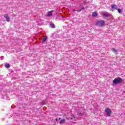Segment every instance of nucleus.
<instances>
[{
	"label": "nucleus",
	"instance_id": "f257e3e1",
	"mask_svg": "<svg viewBox=\"0 0 125 125\" xmlns=\"http://www.w3.org/2000/svg\"><path fill=\"white\" fill-rule=\"evenodd\" d=\"M113 84H120V83H123V79L121 78L120 77H118L113 81Z\"/></svg>",
	"mask_w": 125,
	"mask_h": 125
},
{
	"label": "nucleus",
	"instance_id": "f03ea898",
	"mask_svg": "<svg viewBox=\"0 0 125 125\" xmlns=\"http://www.w3.org/2000/svg\"><path fill=\"white\" fill-rule=\"evenodd\" d=\"M105 24L104 21H97L96 25L98 27H103V26H105Z\"/></svg>",
	"mask_w": 125,
	"mask_h": 125
},
{
	"label": "nucleus",
	"instance_id": "7ed1b4c3",
	"mask_svg": "<svg viewBox=\"0 0 125 125\" xmlns=\"http://www.w3.org/2000/svg\"><path fill=\"white\" fill-rule=\"evenodd\" d=\"M104 111L108 117H110V116H111V114L112 113V110H111V109L107 108L105 109Z\"/></svg>",
	"mask_w": 125,
	"mask_h": 125
},
{
	"label": "nucleus",
	"instance_id": "20e7f679",
	"mask_svg": "<svg viewBox=\"0 0 125 125\" xmlns=\"http://www.w3.org/2000/svg\"><path fill=\"white\" fill-rule=\"evenodd\" d=\"M102 14L103 16H104V17H110L111 16V14L108 12H102Z\"/></svg>",
	"mask_w": 125,
	"mask_h": 125
},
{
	"label": "nucleus",
	"instance_id": "39448f33",
	"mask_svg": "<svg viewBox=\"0 0 125 125\" xmlns=\"http://www.w3.org/2000/svg\"><path fill=\"white\" fill-rule=\"evenodd\" d=\"M53 12H54V11L53 10H51L50 11H49L47 14H46V16L47 17H50V16H52V14L53 13Z\"/></svg>",
	"mask_w": 125,
	"mask_h": 125
},
{
	"label": "nucleus",
	"instance_id": "423d86ee",
	"mask_svg": "<svg viewBox=\"0 0 125 125\" xmlns=\"http://www.w3.org/2000/svg\"><path fill=\"white\" fill-rule=\"evenodd\" d=\"M4 18H5L7 22H10V17H8V15H5V16H4Z\"/></svg>",
	"mask_w": 125,
	"mask_h": 125
},
{
	"label": "nucleus",
	"instance_id": "0eeeda50",
	"mask_svg": "<svg viewBox=\"0 0 125 125\" xmlns=\"http://www.w3.org/2000/svg\"><path fill=\"white\" fill-rule=\"evenodd\" d=\"M112 52H114V53H118V49H117L115 48H112Z\"/></svg>",
	"mask_w": 125,
	"mask_h": 125
},
{
	"label": "nucleus",
	"instance_id": "6e6552de",
	"mask_svg": "<svg viewBox=\"0 0 125 125\" xmlns=\"http://www.w3.org/2000/svg\"><path fill=\"white\" fill-rule=\"evenodd\" d=\"M66 122V120L65 119H62V120H61L60 122V124L61 125H63V124H65Z\"/></svg>",
	"mask_w": 125,
	"mask_h": 125
},
{
	"label": "nucleus",
	"instance_id": "1a4fd4ad",
	"mask_svg": "<svg viewBox=\"0 0 125 125\" xmlns=\"http://www.w3.org/2000/svg\"><path fill=\"white\" fill-rule=\"evenodd\" d=\"M111 7L112 9H115L116 10H117V9H118L117 8V5H115V4L112 5L111 6Z\"/></svg>",
	"mask_w": 125,
	"mask_h": 125
},
{
	"label": "nucleus",
	"instance_id": "9d476101",
	"mask_svg": "<svg viewBox=\"0 0 125 125\" xmlns=\"http://www.w3.org/2000/svg\"><path fill=\"white\" fill-rule=\"evenodd\" d=\"M98 15V14H97V13L96 12H93L92 14V16H93V17H96V16H97Z\"/></svg>",
	"mask_w": 125,
	"mask_h": 125
},
{
	"label": "nucleus",
	"instance_id": "9b49d317",
	"mask_svg": "<svg viewBox=\"0 0 125 125\" xmlns=\"http://www.w3.org/2000/svg\"><path fill=\"white\" fill-rule=\"evenodd\" d=\"M49 26L51 28H52V29L55 28V25H54V23H50Z\"/></svg>",
	"mask_w": 125,
	"mask_h": 125
},
{
	"label": "nucleus",
	"instance_id": "f8f14e48",
	"mask_svg": "<svg viewBox=\"0 0 125 125\" xmlns=\"http://www.w3.org/2000/svg\"><path fill=\"white\" fill-rule=\"evenodd\" d=\"M47 40V36H45L43 39V40L42 41V42H46V40Z\"/></svg>",
	"mask_w": 125,
	"mask_h": 125
},
{
	"label": "nucleus",
	"instance_id": "ddd939ff",
	"mask_svg": "<svg viewBox=\"0 0 125 125\" xmlns=\"http://www.w3.org/2000/svg\"><path fill=\"white\" fill-rule=\"evenodd\" d=\"M5 68H10V64H9V63H6L5 65Z\"/></svg>",
	"mask_w": 125,
	"mask_h": 125
},
{
	"label": "nucleus",
	"instance_id": "4468645a",
	"mask_svg": "<svg viewBox=\"0 0 125 125\" xmlns=\"http://www.w3.org/2000/svg\"><path fill=\"white\" fill-rule=\"evenodd\" d=\"M77 115L78 116H83V112L78 113Z\"/></svg>",
	"mask_w": 125,
	"mask_h": 125
},
{
	"label": "nucleus",
	"instance_id": "2eb2a0df",
	"mask_svg": "<svg viewBox=\"0 0 125 125\" xmlns=\"http://www.w3.org/2000/svg\"><path fill=\"white\" fill-rule=\"evenodd\" d=\"M42 105H44L45 104H46V102L45 101V100H43L42 103Z\"/></svg>",
	"mask_w": 125,
	"mask_h": 125
},
{
	"label": "nucleus",
	"instance_id": "dca6fc26",
	"mask_svg": "<svg viewBox=\"0 0 125 125\" xmlns=\"http://www.w3.org/2000/svg\"><path fill=\"white\" fill-rule=\"evenodd\" d=\"M117 10H118L119 13H122V10H121V9H117Z\"/></svg>",
	"mask_w": 125,
	"mask_h": 125
},
{
	"label": "nucleus",
	"instance_id": "f3484780",
	"mask_svg": "<svg viewBox=\"0 0 125 125\" xmlns=\"http://www.w3.org/2000/svg\"><path fill=\"white\" fill-rule=\"evenodd\" d=\"M73 119H75L74 115H73L72 118H71V120H73Z\"/></svg>",
	"mask_w": 125,
	"mask_h": 125
},
{
	"label": "nucleus",
	"instance_id": "a211bd4d",
	"mask_svg": "<svg viewBox=\"0 0 125 125\" xmlns=\"http://www.w3.org/2000/svg\"><path fill=\"white\" fill-rule=\"evenodd\" d=\"M83 9H84V7H83L82 8L81 10H83Z\"/></svg>",
	"mask_w": 125,
	"mask_h": 125
},
{
	"label": "nucleus",
	"instance_id": "6ab92c4d",
	"mask_svg": "<svg viewBox=\"0 0 125 125\" xmlns=\"http://www.w3.org/2000/svg\"><path fill=\"white\" fill-rule=\"evenodd\" d=\"M58 121V119L56 118V121L57 122Z\"/></svg>",
	"mask_w": 125,
	"mask_h": 125
},
{
	"label": "nucleus",
	"instance_id": "aec40b11",
	"mask_svg": "<svg viewBox=\"0 0 125 125\" xmlns=\"http://www.w3.org/2000/svg\"><path fill=\"white\" fill-rule=\"evenodd\" d=\"M73 11L75 12V11H76V10H73Z\"/></svg>",
	"mask_w": 125,
	"mask_h": 125
},
{
	"label": "nucleus",
	"instance_id": "412c9836",
	"mask_svg": "<svg viewBox=\"0 0 125 125\" xmlns=\"http://www.w3.org/2000/svg\"><path fill=\"white\" fill-rule=\"evenodd\" d=\"M80 11H82V10H79V11H78V12H80Z\"/></svg>",
	"mask_w": 125,
	"mask_h": 125
},
{
	"label": "nucleus",
	"instance_id": "4be33fe9",
	"mask_svg": "<svg viewBox=\"0 0 125 125\" xmlns=\"http://www.w3.org/2000/svg\"><path fill=\"white\" fill-rule=\"evenodd\" d=\"M59 120H61V118H59Z\"/></svg>",
	"mask_w": 125,
	"mask_h": 125
}]
</instances>
